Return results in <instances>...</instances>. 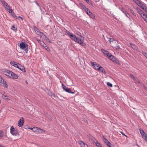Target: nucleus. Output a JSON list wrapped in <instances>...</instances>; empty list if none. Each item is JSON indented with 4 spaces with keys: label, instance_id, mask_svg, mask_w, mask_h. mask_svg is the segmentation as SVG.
<instances>
[{
    "label": "nucleus",
    "instance_id": "f257e3e1",
    "mask_svg": "<svg viewBox=\"0 0 147 147\" xmlns=\"http://www.w3.org/2000/svg\"><path fill=\"white\" fill-rule=\"evenodd\" d=\"M66 33L68 34V36L71 37V39L74 41L77 42L82 46H84L83 42L84 40V37L80 35H79L78 36L76 37L75 35H73L68 30L65 31Z\"/></svg>",
    "mask_w": 147,
    "mask_h": 147
},
{
    "label": "nucleus",
    "instance_id": "f03ea898",
    "mask_svg": "<svg viewBox=\"0 0 147 147\" xmlns=\"http://www.w3.org/2000/svg\"><path fill=\"white\" fill-rule=\"evenodd\" d=\"M20 48L21 49H23L26 53L28 51V45H26L24 42H22L20 44Z\"/></svg>",
    "mask_w": 147,
    "mask_h": 147
},
{
    "label": "nucleus",
    "instance_id": "7ed1b4c3",
    "mask_svg": "<svg viewBox=\"0 0 147 147\" xmlns=\"http://www.w3.org/2000/svg\"><path fill=\"white\" fill-rule=\"evenodd\" d=\"M10 132L13 136H17L18 131L17 129H15L13 126H12L10 129Z\"/></svg>",
    "mask_w": 147,
    "mask_h": 147
},
{
    "label": "nucleus",
    "instance_id": "20e7f679",
    "mask_svg": "<svg viewBox=\"0 0 147 147\" xmlns=\"http://www.w3.org/2000/svg\"><path fill=\"white\" fill-rule=\"evenodd\" d=\"M91 64L94 67V69L96 70H98V68L99 67H100L101 66L100 65L97 63L96 62H91Z\"/></svg>",
    "mask_w": 147,
    "mask_h": 147
},
{
    "label": "nucleus",
    "instance_id": "39448f33",
    "mask_svg": "<svg viewBox=\"0 0 147 147\" xmlns=\"http://www.w3.org/2000/svg\"><path fill=\"white\" fill-rule=\"evenodd\" d=\"M24 123V119L23 117H21L18 122V125L19 127H22Z\"/></svg>",
    "mask_w": 147,
    "mask_h": 147
},
{
    "label": "nucleus",
    "instance_id": "423d86ee",
    "mask_svg": "<svg viewBox=\"0 0 147 147\" xmlns=\"http://www.w3.org/2000/svg\"><path fill=\"white\" fill-rule=\"evenodd\" d=\"M0 82L3 84V86L6 88L7 87V85L5 81L1 77L0 75Z\"/></svg>",
    "mask_w": 147,
    "mask_h": 147
},
{
    "label": "nucleus",
    "instance_id": "0eeeda50",
    "mask_svg": "<svg viewBox=\"0 0 147 147\" xmlns=\"http://www.w3.org/2000/svg\"><path fill=\"white\" fill-rule=\"evenodd\" d=\"M121 11H122V12L123 13H124V14L126 16H127V17H128L129 19L130 20H131V19L130 18V15L129 14V13H127V11L125 10H124L123 9V8H122L121 9Z\"/></svg>",
    "mask_w": 147,
    "mask_h": 147
},
{
    "label": "nucleus",
    "instance_id": "6e6552de",
    "mask_svg": "<svg viewBox=\"0 0 147 147\" xmlns=\"http://www.w3.org/2000/svg\"><path fill=\"white\" fill-rule=\"evenodd\" d=\"M11 75L10 76V78H13V79H17L18 77V76L16 74L14 73H11Z\"/></svg>",
    "mask_w": 147,
    "mask_h": 147
},
{
    "label": "nucleus",
    "instance_id": "1a4fd4ad",
    "mask_svg": "<svg viewBox=\"0 0 147 147\" xmlns=\"http://www.w3.org/2000/svg\"><path fill=\"white\" fill-rule=\"evenodd\" d=\"M136 3L138 6L140 7V5H143L142 2L139 0H132Z\"/></svg>",
    "mask_w": 147,
    "mask_h": 147
},
{
    "label": "nucleus",
    "instance_id": "9d476101",
    "mask_svg": "<svg viewBox=\"0 0 147 147\" xmlns=\"http://www.w3.org/2000/svg\"><path fill=\"white\" fill-rule=\"evenodd\" d=\"M8 6L6 7L5 8L6 10L9 12V13H11L13 12V11L11 9V7H10L8 5H7Z\"/></svg>",
    "mask_w": 147,
    "mask_h": 147
},
{
    "label": "nucleus",
    "instance_id": "9b49d317",
    "mask_svg": "<svg viewBox=\"0 0 147 147\" xmlns=\"http://www.w3.org/2000/svg\"><path fill=\"white\" fill-rule=\"evenodd\" d=\"M38 35H39L41 38L44 39H45L46 40L47 38V36L43 33L42 32H40V33Z\"/></svg>",
    "mask_w": 147,
    "mask_h": 147
},
{
    "label": "nucleus",
    "instance_id": "f8f14e48",
    "mask_svg": "<svg viewBox=\"0 0 147 147\" xmlns=\"http://www.w3.org/2000/svg\"><path fill=\"white\" fill-rule=\"evenodd\" d=\"M18 68L21 70L23 71L26 72V70H25V68L23 66H22L21 65L18 64V65L17 66Z\"/></svg>",
    "mask_w": 147,
    "mask_h": 147
},
{
    "label": "nucleus",
    "instance_id": "ddd939ff",
    "mask_svg": "<svg viewBox=\"0 0 147 147\" xmlns=\"http://www.w3.org/2000/svg\"><path fill=\"white\" fill-rule=\"evenodd\" d=\"M130 45L131 48L134 49V50L138 51V47L136 46L134 44L130 43Z\"/></svg>",
    "mask_w": 147,
    "mask_h": 147
},
{
    "label": "nucleus",
    "instance_id": "4468645a",
    "mask_svg": "<svg viewBox=\"0 0 147 147\" xmlns=\"http://www.w3.org/2000/svg\"><path fill=\"white\" fill-rule=\"evenodd\" d=\"M10 64L11 65L16 67H18L17 66L18 65L19 63H17L15 61H11L10 62Z\"/></svg>",
    "mask_w": 147,
    "mask_h": 147
},
{
    "label": "nucleus",
    "instance_id": "2eb2a0df",
    "mask_svg": "<svg viewBox=\"0 0 147 147\" xmlns=\"http://www.w3.org/2000/svg\"><path fill=\"white\" fill-rule=\"evenodd\" d=\"M90 140L92 142L93 144H95L97 141L94 137H92L90 138Z\"/></svg>",
    "mask_w": 147,
    "mask_h": 147
},
{
    "label": "nucleus",
    "instance_id": "dca6fc26",
    "mask_svg": "<svg viewBox=\"0 0 147 147\" xmlns=\"http://www.w3.org/2000/svg\"><path fill=\"white\" fill-rule=\"evenodd\" d=\"M0 1L5 8H6V7L8 6L7 5L8 4L4 0H0Z\"/></svg>",
    "mask_w": 147,
    "mask_h": 147
},
{
    "label": "nucleus",
    "instance_id": "f3484780",
    "mask_svg": "<svg viewBox=\"0 0 147 147\" xmlns=\"http://www.w3.org/2000/svg\"><path fill=\"white\" fill-rule=\"evenodd\" d=\"M99 69L98 70H99L101 72L103 73L104 74L106 75V73L104 69L101 66H100V67H99L98 68Z\"/></svg>",
    "mask_w": 147,
    "mask_h": 147
},
{
    "label": "nucleus",
    "instance_id": "a211bd4d",
    "mask_svg": "<svg viewBox=\"0 0 147 147\" xmlns=\"http://www.w3.org/2000/svg\"><path fill=\"white\" fill-rule=\"evenodd\" d=\"M136 10L137 12H138L140 15H141V14L144 12L142 10L138 7H137L136 8Z\"/></svg>",
    "mask_w": 147,
    "mask_h": 147
},
{
    "label": "nucleus",
    "instance_id": "6ab92c4d",
    "mask_svg": "<svg viewBox=\"0 0 147 147\" xmlns=\"http://www.w3.org/2000/svg\"><path fill=\"white\" fill-rule=\"evenodd\" d=\"M13 72L9 70H7L5 71V74L7 76L10 77V76L11 75V73Z\"/></svg>",
    "mask_w": 147,
    "mask_h": 147
},
{
    "label": "nucleus",
    "instance_id": "aec40b11",
    "mask_svg": "<svg viewBox=\"0 0 147 147\" xmlns=\"http://www.w3.org/2000/svg\"><path fill=\"white\" fill-rule=\"evenodd\" d=\"M80 144H81L82 147H88L87 145L84 142L80 141Z\"/></svg>",
    "mask_w": 147,
    "mask_h": 147
},
{
    "label": "nucleus",
    "instance_id": "412c9836",
    "mask_svg": "<svg viewBox=\"0 0 147 147\" xmlns=\"http://www.w3.org/2000/svg\"><path fill=\"white\" fill-rule=\"evenodd\" d=\"M80 6L82 7V9H83L84 10L87 9V8L83 3H79Z\"/></svg>",
    "mask_w": 147,
    "mask_h": 147
},
{
    "label": "nucleus",
    "instance_id": "4be33fe9",
    "mask_svg": "<svg viewBox=\"0 0 147 147\" xmlns=\"http://www.w3.org/2000/svg\"><path fill=\"white\" fill-rule=\"evenodd\" d=\"M89 14L88 15L90 16V18H91L93 19H95V16L94 14L92 13V12H89Z\"/></svg>",
    "mask_w": 147,
    "mask_h": 147
},
{
    "label": "nucleus",
    "instance_id": "5701e85b",
    "mask_svg": "<svg viewBox=\"0 0 147 147\" xmlns=\"http://www.w3.org/2000/svg\"><path fill=\"white\" fill-rule=\"evenodd\" d=\"M102 52L105 55L107 56L108 57L109 56V54L110 53H109L108 51L104 50H103Z\"/></svg>",
    "mask_w": 147,
    "mask_h": 147
},
{
    "label": "nucleus",
    "instance_id": "b1692460",
    "mask_svg": "<svg viewBox=\"0 0 147 147\" xmlns=\"http://www.w3.org/2000/svg\"><path fill=\"white\" fill-rule=\"evenodd\" d=\"M38 132H40L42 133H45V131L42 129L38 128Z\"/></svg>",
    "mask_w": 147,
    "mask_h": 147
},
{
    "label": "nucleus",
    "instance_id": "393cba45",
    "mask_svg": "<svg viewBox=\"0 0 147 147\" xmlns=\"http://www.w3.org/2000/svg\"><path fill=\"white\" fill-rule=\"evenodd\" d=\"M64 90L66 91L67 92H68L69 93H70L71 91V90L68 88V87H67L66 86H64Z\"/></svg>",
    "mask_w": 147,
    "mask_h": 147
},
{
    "label": "nucleus",
    "instance_id": "a878e982",
    "mask_svg": "<svg viewBox=\"0 0 147 147\" xmlns=\"http://www.w3.org/2000/svg\"><path fill=\"white\" fill-rule=\"evenodd\" d=\"M141 16H142L144 20L145 18H147V15L144 12L142 14H141V15H140Z\"/></svg>",
    "mask_w": 147,
    "mask_h": 147
},
{
    "label": "nucleus",
    "instance_id": "bb28decb",
    "mask_svg": "<svg viewBox=\"0 0 147 147\" xmlns=\"http://www.w3.org/2000/svg\"><path fill=\"white\" fill-rule=\"evenodd\" d=\"M95 145L98 147H102V145L98 141H97V142H96V143H95Z\"/></svg>",
    "mask_w": 147,
    "mask_h": 147
},
{
    "label": "nucleus",
    "instance_id": "cd10ccee",
    "mask_svg": "<svg viewBox=\"0 0 147 147\" xmlns=\"http://www.w3.org/2000/svg\"><path fill=\"white\" fill-rule=\"evenodd\" d=\"M34 28L35 31L37 33V34L38 35L40 33V32H41L36 27H34Z\"/></svg>",
    "mask_w": 147,
    "mask_h": 147
},
{
    "label": "nucleus",
    "instance_id": "c85d7f7f",
    "mask_svg": "<svg viewBox=\"0 0 147 147\" xmlns=\"http://www.w3.org/2000/svg\"><path fill=\"white\" fill-rule=\"evenodd\" d=\"M139 130H140V133L141 134V135L142 136V135H145V134H146L144 132V131H143V130L141 129H139Z\"/></svg>",
    "mask_w": 147,
    "mask_h": 147
},
{
    "label": "nucleus",
    "instance_id": "c756f323",
    "mask_svg": "<svg viewBox=\"0 0 147 147\" xmlns=\"http://www.w3.org/2000/svg\"><path fill=\"white\" fill-rule=\"evenodd\" d=\"M31 129L34 131L36 132H38V127H34L33 128H31Z\"/></svg>",
    "mask_w": 147,
    "mask_h": 147
},
{
    "label": "nucleus",
    "instance_id": "7c9ffc66",
    "mask_svg": "<svg viewBox=\"0 0 147 147\" xmlns=\"http://www.w3.org/2000/svg\"><path fill=\"white\" fill-rule=\"evenodd\" d=\"M11 29L12 30L15 31H16L17 30V28L14 25H13L11 27Z\"/></svg>",
    "mask_w": 147,
    "mask_h": 147
},
{
    "label": "nucleus",
    "instance_id": "2f4dec72",
    "mask_svg": "<svg viewBox=\"0 0 147 147\" xmlns=\"http://www.w3.org/2000/svg\"><path fill=\"white\" fill-rule=\"evenodd\" d=\"M44 44L45 45V46H43L48 51H50V50L49 48L45 44V43H44Z\"/></svg>",
    "mask_w": 147,
    "mask_h": 147
},
{
    "label": "nucleus",
    "instance_id": "473e14b6",
    "mask_svg": "<svg viewBox=\"0 0 147 147\" xmlns=\"http://www.w3.org/2000/svg\"><path fill=\"white\" fill-rule=\"evenodd\" d=\"M108 58L110 59L111 60L113 58H115L112 55L111 53L109 54V56L108 57Z\"/></svg>",
    "mask_w": 147,
    "mask_h": 147
},
{
    "label": "nucleus",
    "instance_id": "72a5a7b5",
    "mask_svg": "<svg viewBox=\"0 0 147 147\" xmlns=\"http://www.w3.org/2000/svg\"><path fill=\"white\" fill-rule=\"evenodd\" d=\"M11 13V15L13 18L16 19L17 18V17L16 16V14L13 11L12 13Z\"/></svg>",
    "mask_w": 147,
    "mask_h": 147
},
{
    "label": "nucleus",
    "instance_id": "f704fd0d",
    "mask_svg": "<svg viewBox=\"0 0 147 147\" xmlns=\"http://www.w3.org/2000/svg\"><path fill=\"white\" fill-rule=\"evenodd\" d=\"M115 58H113L111 60H112L113 61L116 62V63H117L118 62V60L114 57Z\"/></svg>",
    "mask_w": 147,
    "mask_h": 147
},
{
    "label": "nucleus",
    "instance_id": "c9c22d12",
    "mask_svg": "<svg viewBox=\"0 0 147 147\" xmlns=\"http://www.w3.org/2000/svg\"><path fill=\"white\" fill-rule=\"evenodd\" d=\"M115 58H113L111 60H112L113 61L116 62V63H117L118 62V60L114 57Z\"/></svg>",
    "mask_w": 147,
    "mask_h": 147
},
{
    "label": "nucleus",
    "instance_id": "e433bc0d",
    "mask_svg": "<svg viewBox=\"0 0 147 147\" xmlns=\"http://www.w3.org/2000/svg\"><path fill=\"white\" fill-rule=\"evenodd\" d=\"M87 9L85 10V11H86L87 14L88 15L89 14V12H91L90 10L88 9V8H87Z\"/></svg>",
    "mask_w": 147,
    "mask_h": 147
},
{
    "label": "nucleus",
    "instance_id": "4c0bfd02",
    "mask_svg": "<svg viewBox=\"0 0 147 147\" xmlns=\"http://www.w3.org/2000/svg\"><path fill=\"white\" fill-rule=\"evenodd\" d=\"M142 53L146 58H147V53H146L145 52L142 51Z\"/></svg>",
    "mask_w": 147,
    "mask_h": 147
},
{
    "label": "nucleus",
    "instance_id": "58836bf2",
    "mask_svg": "<svg viewBox=\"0 0 147 147\" xmlns=\"http://www.w3.org/2000/svg\"><path fill=\"white\" fill-rule=\"evenodd\" d=\"M3 132L2 131H0V138L3 137Z\"/></svg>",
    "mask_w": 147,
    "mask_h": 147
},
{
    "label": "nucleus",
    "instance_id": "ea45409f",
    "mask_svg": "<svg viewBox=\"0 0 147 147\" xmlns=\"http://www.w3.org/2000/svg\"><path fill=\"white\" fill-rule=\"evenodd\" d=\"M146 7L144 4H143L142 5H140V7L144 10Z\"/></svg>",
    "mask_w": 147,
    "mask_h": 147
},
{
    "label": "nucleus",
    "instance_id": "a19ab883",
    "mask_svg": "<svg viewBox=\"0 0 147 147\" xmlns=\"http://www.w3.org/2000/svg\"><path fill=\"white\" fill-rule=\"evenodd\" d=\"M107 86L109 87H112V84L109 82H107Z\"/></svg>",
    "mask_w": 147,
    "mask_h": 147
},
{
    "label": "nucleus",
    "instance_id": "79ce46f5",
    "mask_svg": "<svg viewBox=\"0 0 147 147\" xmlns=\"http://www.w3.org/2000/svg\"><path fill=\"white\" fill-rule=\"evenodd\" d=\"M86 1L88 3H89L91 5H92V3L91 2L90 0H86Z\"/></svg>",
    "mask_w": 147,
    "mask_h": 147
},
{
    "label": "nucleus",
    "instance_id": "37998d69",
    "mask_svg": "<svg viewBox=\"0 0 147 147\" xmlns=\"http://www.w3.org/2000/svg\"><path fill=\"white\" fill-rule=\"evenodd\" d=\"M115 49L116 50H119V49H121V48L119 45H116L115 47Z\"/></svg>",
    "mask_w": 147,
    "mask_h": 147
},
{
    "label": "nucleus",
    "instance_id": "c03bdc74",
    "mask_svg": "<svg viewBox=\"0 0 147 147\" xmlns=\"http://www.w3.org/2000/svg\"><path fill=\"white\" fill-rule=\"evenodd\" d=\"M131 12L132 13V14L134 16H136V14L135 13L133 10L131 9H130Z\"/></svg>",
    "mask_w": 147,
    "mask_h": 147
},
{
    "label": "nucleus",
    "instance_id": "a18cd8bd",
    "mask_svg": "<svg viewBox=\"0 0 147 147\" xmlns=\"http://www.w3.org/2000/svg\"><path fill=\"white\" fill-rule=\"evenodd\" d=\"M106 144H107V146L109 147H111V144L109 141L107 143H106Z\"/></svg>",
    "mask_w": 147,
    "mask_h": 147
},
{
    "label": "nucleus",
    "instance_id": "49530a36",
    "mask_svg": "<svg viewBox=\"0 0 147 147\" xmlns=\"http://www.w3.org/2000/svg\"><path fill=\"white\" fill-rule=\"evenodd\" d=\"M109 42L110 43H111V42H112L113 41V40H114V39L113 38H109Z\"/></svg>",
    "mask_w": 147,
    "mask_h": 147
},
{
    "label": "nucleus",
    "instance_id": "de8ad7c7",
    "mask_svg": "<svg viewBox=\"0 0 147 147\" xmlns=\"http://www.w3.org/2000/svg\"><path fill=\"white\" fill-rule=\"evenodd\" d=\"M142 137L143 139H145V138H147V135L146 134H145L144 135H143Z\"/></svg>",
    "mask_w": 147,
    "mask_h": 147
},
{
    "label": "nucleus",
    "instance_id": "09e8293b",
    "mask_svg": "<svg viewBox=\"0 0 147 147\" xmlns=\"http://www.w3.org/2000/svg\"><path fill=\"white\" fill-rule=\"evenodd\" d=\"M51 96L52 98H53V97L55 98V97H56L55 95L53 93H51Z\"/></svg>",
    "mask_w": 147,
    "mask_h": 147
},
{
    "label": "nucleus",
    "instance_id": "8fccbe9b",
    "mask_svg": "<svg viewBox=\"0 0 147 147\" xmlns=\"http://www.w3.org/2000/svg\"><path fill=\"white\" fill-rule=\"evenodd\" d=\"M109 141L106 138H105V142L106 143H107Z\"/></svg>",
    "mask_w": 147,
    "mask_h": 147
},
{
    "label": "nucleus",
    "instance_id": "3c124183",
    "mask_svg": "<svg viewBox=\"0 0 147 147\" xmlns=\"http://www.w3.org/2000/svg\"><path fill=\"white\" fill-rule=\"evenodd\" d=\"M143 10L147 13V7H146Z\"/></svg>",
    "mask_w": 147,
    "mask_h": 147
},
{
    "label": "nucleus",
    "instance_id": "603ef678",
    "mask_svg": "<svg viewBox=\"0 0 147 147\" xmlns=\"http://www.w3.org/2000/svg\"><path fill=\"white\" fill-rule=\"evenodd\" d=\"M138 83H139L140 84V85H143V86L144 87V88H146L145 87V86H144V85H143V84L142 83H140L139 81H138Z\"/></svg>",
    "mask_w": 147,
    "mask_h": 147
},
{
    "label": "nucleus",
    "instance_id": "864d4df0",
    "mask_svg": "<svg viewBox=\"0 0 147 147\" xmlns=\"http://www.w3.org/2000/svg\"><path fill=\"white\" fill-rule=\"evenodd\" d=\"M75 93V91H74V92H72L71 91L69 93L71 94H74Z\"/></svg>",
    "mask_w": 147,
    "mask_h": 147
},
{
    "label": "nucleus",
    "instance_id": "5fc2aeb1",
    "mask_svg": "<svg viewBox=\"0 0 147 147\" xmlns=\"http://www.w3.org/2000/svg\"><path fill=\"white\" fill-rule=\"evenodd\" d=\"M18 18H20L22 20H23V18H22L20 16H19L18 17Z\"/></svg>",
    "mask_w": 147,
    "mask_h": 147
},
{
    "label": "nucleus",
    "instance_id": "6e6d98bb",
    "mask_svg": "<svg viewBox=\"0 0 147 147\" xmlns=\"http://www.w3.org/2000/svg\"><path fill=\"white\" fill-rule=\"evenodd\" d=\"M62 86L63 87V88L64 89V86H65L63 84H62Z\"/></svg>",
    "mask_w": 147,
    "mask_h": 147
},
{
    "label": "nucleus",
    "instance_id": "4d7b16f0",
    "mask_svg": "<svg viewBox=\"0 0 147 147\" xmlns=\"http://www.w3.org/2000/svg\"><path fill=\"white\" fill-rule=\"evenodd\" d=\"M144 20L146 21V22L147 23V18H145L144 19Z\"/></svg>",
    "mask_w": 147,
    "mask_h": 147
},
{
    "label": "nucleus",
    "instance_id": "13d9d810",
    "mask_svg": "<svg viewBox=\"0 0 147 147\" xmlns=\"http://www.w3.org/2000/svg\"><path fill=\"white\" fill-rule=\"evenodd\" d=\"M131 78H134V76L133 75H131Z\"/></svg>",
    "mask_w": 147,
    "mask_h": 147
},
{
    "label": "nucleus",
    "instance_id": "bf43d9fd",
    "mask_svg": "<svg viewBox=\"0 0 147 147\" xmlns=\"http://www.w3.org/2000/svg\"><path fill=\"white\" fill-rule=\"evenodd\" d=\"M2 97H4H4H7V96H5V95H3L2 96Z\"/></svg>",
    "mask_w": 147,
    "mask_h": 147
},
{
    "label": "nucleus",
    "instance_id": "052dcab7",
    "mask_svg": "<svg viewBox=\"0 0 147 147\" xmlns=\"http://www.w3.org/2000/svg\"><path fill=\"white\" fill-rule=\"evenodd\" d=\"M144 140L146 141L147 142V138H145Z\"/></svg>",
    "mask_w": 147,
    "mask_h": 147
},
{
    "label": "nucleus",
    "instance_id": "680f3d73",
    "mask_svg": "<svg viewBox=\"0 0 147 147\" xmlns=\"http://www.w3.org/2000/svg\"><path fill=\"white\" fill-rule=\"evenodd\" d=\"M121 133H122V135H123L125 136V134H124L123 132H121Z\"/></svg>",
    "mask_w": 147,
    "mask_h": 147
},
{
    "label": "nucleus",
    "instance_id": "e2e57ef3",
    "mask_svg": "<svg viewBox=\"0 0 147 147\" xmlns=\"http://www.w3.org/2000/svg\"><path fill=\"white\" fill-rule=\"evenodd\" d=\"M37 40L38 41H40V39H37Z\"/></svg>",
    "mask_w": 147,
    "mask_h": 147
},
{
    "label": "nucleus",
    "instance_id": "0e129e2a",
    "mask_svg": "<svg viewBox=\"0 0 147 147\" xmlns=\"http://www.w3.org/2000/svg\"><path fill=\"white\" fill-rule=\"evenodd\" d=\"M36 4L38 5V6H39L38 4L37 3H36Z\"/></svg>",
    "mask_w": 147,
    "mask_h": 147
},
{
    "label": "nucleus",
    "instance_id": "69168bd1",
    "mask_svg": "<svg viewBox=\"0 0 147 147\" xmlns=\"http://www.w3.org/2000/svg\"><path fill=\"white\" fill-rule=\"evenodd\" d=\"M105 137H104V138H103V139H104V140H105Z\"/></svg>",
    "mask_w": 147,
    "mask_h": 147
},
{
    "label": "nucleus",
    "instance_id": "338daca9",
    "mask_svg": "<svg viewBox=\"0 0 147 147\" xmlns=\"http://www.w3.org/2000/svg\"><path fill=\"white\" fill-rule=\"evenodd\" d=\"M105 137H104V138H103V139H104V140H105Z\"/></svg>",
    "mask_w": 147,
    "mask_h": 147
},
{
    "label": "nucleus",
    "instance_id": "774afa93",
    "mask_svg": "<svg viewBox=\"0 0 147 147\" xmlns=\"http://www.w3.org/2000/svg\"><path fill=\"white\" fill-rule=\"evenodd\" d=\"M1 100H0V104L1 103Z\"/></svg>",
    "mask_w": 147,
    "mask_h": 147
}]
</instances>
